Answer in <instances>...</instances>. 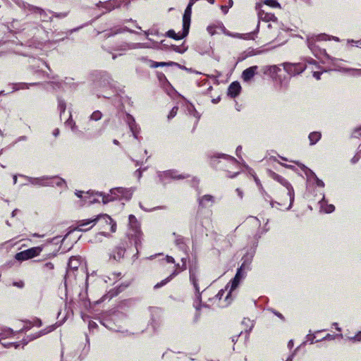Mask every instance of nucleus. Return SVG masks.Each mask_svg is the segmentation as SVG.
Masks as SVG:
<instances>
[{
    "label": "nucleus",
    "mask_w": 361,
    "mask_h": 361,
    "mask_svg": "<svg viewBox=\"0 0 361 361\" xmlns=\"http://www.w3.org/2000/svg\"><path fill=\"white\" fill-rule=\"evenodd\" d=\"M271 176L280 183L283 187L277 189L278 202H272V207L276 204L281 207L282 210H288L290 208L294 200V190L291 185L283 177L274 172H271Z\"/></svg>",
    "instance_id": "f257e3e1"
},
{
    "label": "nucleus",
    "mask_w": 361,
    "mask_h": 361,
    "mask_svg": "<svg viewBox=\"0 0 361 361\" xmlns=\"http://www.w3.org/2000/svg\"><path fill=\"white\" fill-rule=\"evenodd\" d=\"M97 221H99L101 224L102 229L104 231H110L111 232L116 231V224L107 214H99L92 219L79 221L77 222V226L74 228V230L79 231H87L89 230V228L83 229L81 228L80 226H87L91 223L94 224Z\"/></svg>",
    "instance_id": "f03ea898"
},
{
    "label": "nucleus",
    "mask_w": 361,
    "mask_h": 361,
    "mask_svg": "<svg viewBox=\"0 0 361 361\" xmlns=\"http://www.w3.org/2000/svg\"><path fill=\"white\" fill-rule=\"evenodd\" d=\"M42 251V247H34L26 250L18 252L15 255V259L18 261H25L38 256Z\"/></svg>",
    "instance_id": "7ed1b4c3"
},
{
    "label": "nucleus",
    "mask_w": 361,
    "mask_h": 361,
    "mask_svg": "<svg viewBox=\"0 0 361 361\" xmlns=\"http://www.w3.org/2000/svg\"><path fill=\"white\" fill-rule=\"evenodd\" d=\"M284 70L291 76H295L303 72L306 66L303 63H284L283 64Z\"/></svg>",
    "instance_id": "20e7f679"
},
{
    "label": "nucleus",
    "mask_w": 361,
    "mask_h": 361,
    "mask_svg": "<svg viewBox=\"0 0 361 361\" xmlns=\"http://www.w3.org/2000/svg\"><path fill=\"white\" fill-rule=\"evenodd\" d=\"M256 9L258 11L259 18L265 22H276L277 18L274 13H271L262 8V3L256 4Z\"/></svg>",
    "instance_id": "39448f33"
},
{
    "label": "nucleus",
    "mask_w": 361,
    "mask_h": 361,
    "mask_svg": "<svg viewBox=\"0 0 361 361\" xmlns=\"http://www.w3.org/2000/svg\"><path fill=\"white\" fill-rule=\"evenodd\" d=\"M129 225L133 233H129L128 235L132 237H135V242L137 244V240H140L141 231L140 224L137 222V219L132 214L129 216Z\"/></svg>",
    "instance_id": "423d86ee"
},
{
    "label": "nucleus",
    "mask_w": 361,
    "mask_h": 361,
    "mask_svg": "<svg viewBox=\"0 0 361 361\" xmlns=\"http://www.w3.org/2000/svg\"><path fill=\"white\" fill-rule=\"evenodd\" d=\"M111 195H114L115 199L130 200L133 195V191L130 189L124 188H117L111 190Z\"/></svg>",
    "instance_id": "0eeeda50"
},
{
    "label": "nucleus",
    "mask_w": 361,
    "mask_h": 361,
    "mask_svg": "<svg viewBox=\"0 0 361 361\" xmlns=\"http://www.w3.org/2000/svg\"><path fill=\"white\" fill-rule=\"evenodd\" d=\"M192 8L187 7L183 17V35H188L190 25Z\"/></svg>",
    "instance_id": "6e6552de"
},
{
    "label": "nucleus",
    "mask_w": 361,
    "mask_h": 361,
    "mask_svg": "<svg viewBox=\"0 0 361 361\" xmlns=\"http://www.w3.org/2000/svg\"><path fill=\"white\" fill-rule=\"evenodd\" d=\"M126 252V247L123 245H119L115 247L111 255V257L116 261H120L123 258Z\"/></svg>",
    "instance_id": "1a4fd4ad"
},
{
    "label": "nucleus",
    "mask_w": 361,
    "mask_h": 361,
    "mask_svg": "<svg viewBox=\"0 0 361 361\" xmlns=\"http://www.w3.org/2000/svg\"><path fill=\"white\" fill-rule=\"evenodd\" d=\"M257 68V66H255L245 69L242 73L243 80L246 82L250 81L256 74Z\"/></svg>",
    "instance_id": "9d476101"
},
{
    "label": "nucleus",
    "mask_w": 361,
    "mask_h": 361,
    "mask_svg": "<svg viewBox=\"0 0 361 361\" xmlns=\"http://www.w3.org/2000/svg\"><path fill=\"white\" fill-rule=\"evenodd\" d=\"M241 90V87L238 82H232L228 89V94L231 97H235Z\"/></svg>",
    "instance_id": "9b49d317"
},
{
    "label": "nucleus",
    "mask_w": 361,
    "mask_h": 361,
    "mask_svg": "<svg viewBox=\"0 0 361 361\" xmlns=\"http://www.w3.org/2000/svg\"><path fill=\"white\" fill-rule=\"evenodd\" d=\"M244 267V264L241 265V267L238 269L237 273L232 281L231 291L233 290L238 286L240 279L243 277V274H242V271Z\"/></svg>",
    "instance_id": "f8f14e48"
},
{
    "label": "nucleus",
    "mask_w": 361,
    "mask_h": 361,
    "mask_svg": "<svg viewBox=\"0 0 361 361\" xmlns=\"http://www.w3.org/2000/svg\"><path fill=\"white\" fill-rule=\"evenodd\" d=\"M214 202V197L210 195H205L199 200V204L202 207H207L209 202L212 204Z\"/></svg>",
    "instance_id": "ddd939ff"
},
{
    "label": "nucleus",
    "mask_w": 361,
    "mask_h": 361,
    "mask_svg": "<svg viewBox=\"0 0 361 361\" xmlns=\"http://www.w3.org/2000/svg\"><path fill=\"white\" fill-rule=\"evenodd\" d=\"M310 144L313 145L316 144L322 137V134L319 132H312L309 135Z\"/></svg>",
    "instance_id": "4468645a"
},
{
    "label": "nucleus",
    "mask_w": 361,
    "mask_h": 361,
    "mask_svg": "<svg viewBox=\"0 0 361 361\" xmlns=\"http://www.w3.org/2000/svg\"><path fill=\"white\" fill-rule=\"evenodd\" d=\"M166 35L169 37L173 38L174 39H180L186 37L187 35H183V30L182 31L181 34L180 33H176L173 30H169Z\"/></svg>",
    "instance_id": "2eb2a0df"
},
{
    "label": "nucleus",
    "mask_w": 361,
    "mask_h": 361,
    "mask_svg": "<svg viewBox=\"0 0 361 361\" xmlns=\"http://www.w3.org/2000/svg\"><path fill=\"white\" fill-rule=\"evenodd\" d=\"M79 264H80V262L76 257H72L70 258L69 262H68L69 268H71L72 269H77Z\"/></svg>",
    "instance_id": "dca6fc26"
},
{
    "label": "nucleus",
    "mask_w": 361,
    "mask_h": 361,
    "mask_svg": "<svg viewBox=\"0 0 361 361\" xmlns=\"http://www.w3.org/2000/svg\"><path fill=\"white\" fill-rule=\"evenodd\" d=\"M262 5L264 4V5H267V6H269L272 8H281V5L279 2H277L275 0H264L263 1V3H262Z\"/></svg>",
    "instance_id": "f3484780"
},
{
    "label": "nucleus",
    "mask_w": 361,
    "mask_h": 361,
    "mask_svg": "<svg viewBox=\"0 0 361 361\" xmlns=\"http://www.w3.org/2000/svg\"><path fill=\"white\" fill-rule=\"evenodd\" d=\"M321 54H323L327 59H330L334 65L338 66L339 62L342 60L336 58H331L326 52L325 49L319 50Z\"/></svg>",
    "instance_id": "a211bd4d"
},
{
    "label": "nucleus",
    "mask_w": 361,
    "mask_h": 361,
    "mask_svg": "<svg viewBox=\"0 0 361 361\" xmlns=\"http://www.w3.org/2000/svg\"><path fill=\"white\" fill-rule=\"evenodd\" d=\"M175 275H176V272L174 271L172 274H171L168 278H166V279L161 281L160 283H157L155 286H154V288H159L160 287H161L162 286L165 285L167 282H169L172 278L173 276H174Z\"/></svg>",
    "instance_id": "6ab92c4d"
},
{
    "label": "nucleus",
    "mask_w": 361,
    "mask_h": 361,
    "mask_svg": "<svg viewBox=\"0 0 361 361\" xmlns=\"http://www.w3.org/2000/svg\"><path fill=\"white\" fill-rule=\"evenodd\" d=\"M190 278V280L192 281V283H193V285H194V286L195 288L196 291L197 293H199L200 292V288H199V286H198V284H197V279L196 278L195 274H193V273H191Z\"/></svg>",
    "instance_id": "aec40b11"
},
{
    "label": "nucleus",
    "mask_w": 361,
    "mask_h": 361,
    "mask_svg": "<svg viewBox=\"0 0 361 361\" xmlns=\"http://www.w3.org/2000/svg\"><path fill=\"white\" fill-rule=\"evenodd\" d=\"M102 116V114L99 111H95L92 114L90 118L93 121H99L101 119Z\"/></svg>",
    "instance_id": "412c9836"
},
{
    "label": "nucleus",
    "mask_w": 361,
    "mask_h": 361,
    "mask_svg": "<svg viewBox=\"0 0 361 361\" xmlns=\"http://www.w3.org/2000/svg\"><path fill=\"white\" fill-rule=\"evenodd\" d=\"M114 195H104L103 197H102V202L104 204H106L108 203L109 202H111V201H113L115 200V197H113Z\"/></svg>",
    "instance_id": "4be33fe9"
},
{
    "label": "nucleus",
    "mask_w": 361,
    "mask_h": 361,
    "mask_svg": "<svg viewBox=\"0 0 361 361\" xmlns=\"http://www.w3.org/2000/svg\"><path fill=\"white\" fill-rule=\"evenodd\" d=\"M351 137H355V138H360L361 137V126L359 127V128H355L352 135H351Z\"/></svg>",
    "instance_id": "5701e85b"
},
{
    "label": "nucleus",
    "mask_w": 361,
    "mask_h": 361,
    "mask_svg": "<svg viewBox=\"0 0 361 361\" xmlns=\"http://www.w3.org/2000/svg\"><path fill=\"white\" fill-rule=\"evenodd\" d=\"M31 10L34 13L39 14L40 16H46L45 11L40 8L33 7Z\"/></svg>",
    "instance_id": "b1692460"
},
{
    "label": "nucleus",
    "mask_w": 361,
    "mask_h": 361,
    "mask_svg": "<svg viewBox=\"0 0 361 361\" xmlns=\"http://www.w3.org/2000/svg\"><path fill=\"white\" fill-rule=\"evenodd\" d=\"M178 109V108L177 106L173 107L172 109L171 110L169 114L168 115V118H173L177 114Z\"/></svg>",
    "instance_id": "393cba45"
},
{
    "label": "nucleus",
    "mask_w": 361,
    "mask_h": 361,
    "mask_svg": "<svg viewBox=\"0 0 361 361\" xmlns=\"http://www.w3.org/2000/svg\"><path fill=\"white\" fill-rule=\"evenodd\" d=\"M43 267L44 269L50 271L54 269V265L51 262H47L46 264H44Z\"/></svg>",
    "instance_id": "a878e982"
},
{
    "label": "nucleus",
    "mask_w": 361,
    "mask_h": 361,
    "mask_svg": "<svg viewBox=\"0 0 361 361\" xmlns=\"http://www.w3.org/2000/svg\"><path fill=\"white\" fill-rule=\"evenodd\" d=\"M360 157H361V155L360 154V153H357V154H355V155L352 158V159H351L352 163H353V164L357 163V162L359 161V159H360Z\"/></svg>",
    "instance_id": "bb28decb"
},
{
    "label": "nucleus",
    "mask_w": 361,
    "mask_h": 361,
    "mask_svg": "<svg viewBox=\"0 0 361 361\" xmlns=\"http://www.w3.org/2000/svg\"><path fill=\"white\" fill-rule=\"evenodd\" d=\"M207 31L211 35H214L216 32L215 27L214 26H209L207 27Z\"/></svg>",
    "instance_id": "cd10ccee"
},
{
    "label": "nucleus",
    "mask_w": 361,
    "mask_h": 361,
    "mask_svg": "<svg viewBox=\"0 0 361 361\" xmlns=\"http://www.w3.org/2000/svg\"><path fill=\"white\" fill-rule=\"evenodd\" d=\"M322 74V72L315 71V72H314V73H313V76H314L317 80H320Z\"/></svg>",
    "instance_id": "c85d7f7f"
},
{
    "label": "nucleus",
    "mask_w": 361,
    "mask_h": 361,
    "mask_svg": "<svg viewBox=\"0 0 361 361\" xmlns=\"http://www.w3.org/2000/svg\"><path fill=\"white\" fill-rule=\"evenodd\" d=\"M134 123H135V121L133 119L132 123H129V126H130V128L131 131H132V132H133V135H134L135 137H137L136 133L135 132L134 128H133Z\"/></svg>",
    "instance_id": "c756f323"
},
{
    "label": "nucleus",
    "mask_w": 361,
    "mask_h": 361,
    "mask_svg": "<svg viewBox=\"0 0 361 361\" xmlns=\"http://www.w3.org/2000/svg\"><path fill=\"white\" fill-rule=\"evenodd\" d=\"M166 65H167V63H165V62H160V63H159V62H156V63L152 66V67L157 68V67H159V66H166Z\"/></svg>",
    "instance_id": "7c9ffc66"
},
{
    "label": "nucleus",
    "mask_w": 361,
    "mask_h": 361,
    "mask_svg": "<svg viewBox=\"0 0 361 361\" xmlns=\"http://www.w3.org/2000/svg\"><path fill=\"white\" fill-rule=\"evenodd\" d=\"M13 286H16L18 288H23L24 286V283L22 281H20L18 282H14Z\"/></svg>",
    "instance_id": "2f4dec72"
},
{
    "label": "nucleus",
    "mask_w": 361,
    "mask_h": 361,
    "mask_svg": "<svg viewBox=\"0 0 361 361\" xmlns=\"http://www.w3.org/2000/svg\"><path fill=\"white\" fill-rule=\"evenodd\" d=\"M172 49L176 51H178V52H183V50L181 49V47H178V46H172Z\"/></svg>",
    "instance_id": "473e14b6"
},
{
    "label": "nucleus",
    "mask_w": 361,
    "mask_h": 361,
    "mask_svg": "<svg viewBox=\"0 0 361 361\" xmlns=\"http://www.w3.org/2000/svg\"><path fill=\"white\" fill-rule=\"evenodd\" d=\"M310 48L312 49L313 52H316L317 47L315 44L311 43L310 44Z\"/></svg>",
    "instance_id": "72a5a7b5"
},
{
    "label": "nucleus",
    "mask_w": 361,
    "mask_h": 361,
    "mask_svg": "<svg viewBox=\"0 0 361 361\" xmlns=\"http://www.w3.org/2000/svg\"><path fill=\"white\" fill-rule=\"evenodd\" d=\"M334 210V206L331 204V205L328 206V208L326 210V212L330 213V212H333Z\"/></svg>",
    "instance_id": "f704fd0d"
},
{
    "label": "nucleus",
    "mask_w": 361,
    "mask_h": 361,
    "mask_svg": "<svg viewBox=\"0 0 361 361\" xmlns=\"http://www.w3.org/2000/svg\"><path fill=\"white\" fill-rule=\"evenodd\" d=\"M280 69L276 66H273L271 67V71H273L274 73H276Z\"/></svg>",
    "instance_id": "c9c22d12"
},
{
    "label": "nucleus",
    "mask_w": 361,
    "mask_h": 361,
    "mask_svg": "<svg viewBox=\"0 0 361 361\" xmlns=\"http://www.w3.org/2000/svg\"><path fill=\"white\" fill-rule=\"evenodd\" d=\"M236 192H238V196H239L240 198H243V194L242 190H241L240 189H239V188H237V189H236Z\"/></svg>",
    "instance_id": "e433bc0d"
},
{
    "label": "nucleus",
    "mask_w": 361,
    "mask_h": 361,
    "mask_svg": "<svg viewBox=\"0 0 361 361\" xmlns=\"http://www.w3.org/2000/svg\"><path fill=\"white\" fill-rule=\"evenodd\" d=\"M59 133H60L59 129V128H56L53 131V135H54V136L57 137L59 135Z\"/></svg>",
    "instance_id": "4c0bfd02"
},
{
    "label": "nucleus",
    "mask_w": 361,
    "mask_h": 361,
    "mask_svg": "<svg viewBox=\"0 0 361 361\" xmlns=\"http://www.w3.org/2000/svg\"><path fill=\"white\" fill-rule=\"evenodd\" d=\"M166 259H167L168 262H170V263H173L174 262V259H173V258L172 257L167 256Z\"/></svg>",
    "instance_id": "58836bf2"
},
{
    "label": "nucleus",
    "mask_w": 361,
    "mask_h": 361,
    "mask_svg": "<svg viewBox=\"0 0 361 361\" xmlns=\"http://www.w3.org/2000/svg\"><path fill=\"white\" fill-rule=\"evenodd\" d=\"M195 1L196 0H190L187 7L192 8V6L195 4Z\"/></svg>",
    "instance_id": "ea45409f"
},
{
    "label": "nucleus",
    "mask_w": 361,
    "mask_h": 361,
    "mask_svg": "<svg viewBox=\"0 0 361 361\" xmlns=\"http://www.w3.org/2000/svg\"><path fill=\"white\" fill-rule=\"evenodd\" d=\"M82 193H83V192H82V191H76V192H75V195H76L78 197H80V198H81V197H82Z\"/></svg>",
    "instance_id": "a19ab883"
},
{
    "label": "nucleus",
    "mask_w": 361,
    "mask_h": 361,
    "mask_svg": "<svg viewBox=\"0 0 361 361\" xmlns=\"http://www.w3.org/2000/svg\"><path fill=\"white\" fill-rule=\"evenodd\" d=\"M317 185L321 187H323L324 185V183L320 180H317Z\"/></svg>",
    "instance_id": "79ce46f5"
},
{
    "label": "nucleus",
    "mask_w": 361,
    "mask_h": 361,
    "mask_svg": "<svg viewBox=\"0 0 361 361\" xmlns=\"http://www.w3.org/2000/svg\"><path fill=\"white\" fill-rule=\"evenodd\" d=\"M274 314H275L277 317H279V318H281V319H284V318H283V315H282L281 313H279V312H274Z\"/></svg>",
    "instance_id": "37998d69"
},
{
    "label": "nucleus",
    "mask_w": 361,
    "mask_h": 361,
    "mask_svg": "<svg viewBox=\"0 0 361 361\" xmlns=\"http://www.w3.org/2000/svg\"><path fill=\"white\" fill-rule=\"evenodd\" d=\"M188 176L180 175V176H178L177 178H178V179H183V178H188Z\"/></svg>",
    "instance_id": "c03bdc74"
},
{
    "label": "nucleus",
    "mask_w": 361,
    "mask_h": 361,
    "mask_svg": "<svg viewBox=\"0 0 361 361\" xmlns=\"http://www.w3.org/2000/svg\"><path fill=\"white\" fill-rule=\"evenodd\" d=\"M61 110L63 111L65 110V105L63 104H60Z\"/></svg>",
    "instance_id": "a18cd8bd"
},
{
    "label": "nucleus",
    "mask_w": 361,
    "mask_h": 361,
    "mask_svg": "<svg viewBox=\"0 0 361 361\" xmlns=\"http://www.w3.org/2000/svg\"><path fill=\"white\" fill-rule=\"evenodd\" d=\"M92 226H90L88 227L87 228H89V230L92 228ZM81 228H83V229H86V226H80Z\"/></svg>",
    "instance_id": "49530a36"
},
{
    "label": "nucleus",
    "mask_w": 361,
    "mask_h": 361,
    "mask_svg": "<svg viewBox=\"0 0 361 361\" xmlns=\"http://www.w3.org/2000/svg\"><path fill=\"white\" fill-rule=\"evenodd\" d=\"M114 143L115 145H118L119 144V142H118V141L117 140H114Z\"/></svg>",
    "instance_id": "de8ad7c7"
},
{
    "label": "nucleus",
    "mask_w": 361,
    "mask_h": 361,
    "mask_svg": "<svg viewBox=\"0 0 361 361\" xmlns=\"http://www.w3.org/2000/svg\"><path fill=\"white\" fill-rule=\"evenodd\" d=\"M33 235H34V236H37V237H42V236H43V235H39L36 234V233H35V234H34Z\"/></svg>",
    "instance_id": "09e8293b"
},
{
    "label": "nucleus",
    "mask_w": 361,
    "mask_h": 361,
    "mask_svg": "<svg viewBox=\"0 0 361 361\" xmlns=\"http://www.w3.org/2000/svg\"><path fill=\"white\" fill-rule=\"evenodd\" d=\"M209 1L210 4H214V0H208Z\"/></svg>",
    "instance_id": "8fccbe9b"
},
{
    "label": "nucleus",
    "mask_w": 361,
    "mask_h": 361,
    "mask_svg": "<svg viewBox=\"0 0 361 361\" xmlns=\"http://www.w3.org/2000/svg\"><path fill=\"white\" fill-rule=\"evenodd\" d=\"M286 361H292V358L291 357H289L286 360Z\"/></svg>",
    "instance_id": "3c124183"
},
{
    "label": "nucleus",
    "mask_w": 361,
    "mask_h": 361,
    "mask_svg": "<svg viewBox=\"0 0 361 361\" xmlns=\"http://www.w3.org/2000/svg\"><path fill=\"white\" fill-rule=\"evenodd\" d=\"M356 71L361 73V69L356 70Z\"/></svg>",
    "instance_id": "603ef678"
}]
</instances>
